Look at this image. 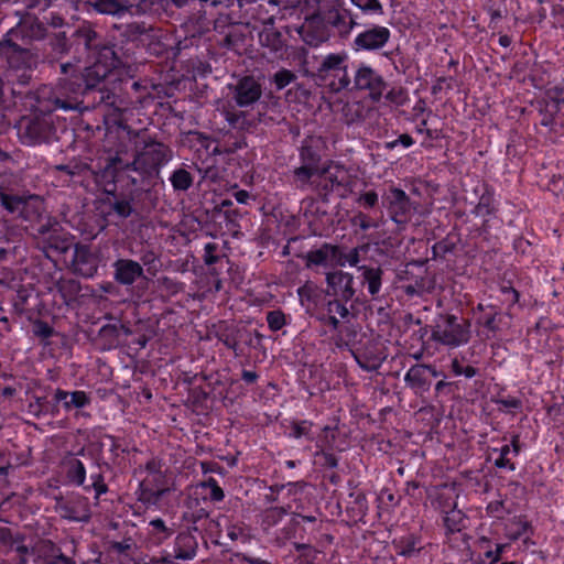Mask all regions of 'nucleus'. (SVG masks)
Segmentation results:
<instances>
[{
    "label": "nucleus",
    "instance_id": "f257e3e1",
    "mask_svg": "<svg viewBox=\"0 0 564 564\" xmlns=\"http://www.w3.org/2000/svg\"><path fill=\"white\" fill-rule=\"evenodd\" d=\"M120 64L112 47L102 46L96 56L93 65L80 72L78 65L64 63L61 65L63 77L58 79L56 86L52 89L51 100L54 109L78 110L89 109V102L86 99L94 96V102L106 107H112L115 111L121 112L124 108L117 105V97L107 90H95L98 85L105 80L108 75Z\"/></svg>",
    "mask_w": 564,
    "mask_h": 564
},
{
    "label": "nucleus",
    "instance_id": "f03ea898",
    "mask_svg": "<svg viewBox=\"0 0 564 564\" xmlns=\"http://www.w3.org/2000/svg\"><path fill=\"white\" fill-rule=\"evenodd\" d=\"M354 180L349 170L333 160H326L324 167L314 176V181L308 188L314 191L323 200H327L330 195L339 198H346L352 192Z\"/></svg>",
    "mask_w": 564,
    "mask_h": 564
},
{
    "label": "nucleus",
    "instance_id": "7ed1b4c3",
    "mask_svg": "<svg viewBox=\"0 0 564 564\" xmlns=\"http://www.w3.org/2000/svg\"><path fill=\"white\" fill-rule=\"evenodd\" d=\"M326 143L321 137H307L299 150L300 165L292 171L293 182L299 189H307L324 167Z\"/></svg>",
    "mask_w": 564,
    "mask_h": 564
},
{
    "label": "nucleus",
    "instance_id": "20e7f679",
    "mask_svg": "<svg viewBox=\"0 0 564 564\" xmlns=\"http://www.w3.org/2000/svg\"><path fill=\"white\" fill-rule=\"evenodd\" d=\"M162 467L161 459L151 458L138 469L139 473H145L137 490L138 500L148 508L158 507L163 496L170 491L169 479Z\"/></svg>",
    "mask_w": 564,
    "mask_h": 564
},
{
    "label": "nucleus",
    "instance_id": "39448f33",
    "mask_svg": "<svg viewBox=\"0 0 564 564\" xmlns=\"http://www.w3.org/2000/svg\"><path fill=\"white\" fill-rule=\"evenodd\" d=\"M172 158L173 151L167 144L150 140L135 153L133 161L126 167L139 173L142 178H156L160 176L161 169Z\"/></svg>",
    "mask_w": 564,
    "mask_h": 564
},
{
    "label": "nucleus",
    "instance_id": "423d86ee",
    "mask_svg": "<svg viewBox=\"0 0 564 564\" xmlns=\"http://www.w3.org/2000/svg\"><path fill=\"white\" fill-rule=\"evenodd\" d=\"M348 59L346 52L329 53L324 56L315 74L321 86L333 93L350 89L351 79L348 73Z\"/></svg>",
    "mask_w": 564,
    "mask_h": 564
},
{
    "label": "nucleus",
    "instance_id": "0eeeda50",
    "mask_svg": "<svg viewBox=\"0 0 564 564\" xmlns=\"http://www.w3.org/2000/svg\"><path fill=\"white\" fill-rule=\"evenodd\" d=\"M469 319L453 314H440L432 328V339L443 346L457 348L466 345L471 337Z\"/></svg>",
    "mask_w": 564,
    "mask_h": 564
},
{
    "label": "nucleus",
    "instance_id": "6e6552de",
    "mask_svg": "<svg viewBox=\"0 0 564 564\" xmlns=\"http://www.w3.org/2000/svg\"><path fill=\"white\" fill-rule=\"evenodd\" d=\"M18 133L22 143L35 145L50 142L55 135V127L51 113L23 117L18 123Z\"/></svg>",
    "mask_w": 564,
    "mask_h": 564
},
{
    "label": "nucleus",
    "instance_id": "1a4fd4ad",
    "mask_svg": "<svg viewBox=\"0 0 564 564\" xmlns=\"http://www.w3.org/2000/svg\"><path fill=\"white\" fill-rule=\"evenodd\" d=\"M54 170L65 173L70 180L75 177H80L82 180L93 177L96 186L102 189L105 195L117 189L115 182L116 171L111 164H107V166L99 171L93 170L85 163L59 164L55 165Z\"/></svg>",
    "mask_w": 564,
    "mask_h": 564
},
{
    "label": "nucleus",
    "instance_id": "9d476101",
    "mask_svg": "<svg viewBox=\"0 0 564 564\" xmlns=\"http://www.w3.org/2000/svg\"><path fill=\"white\" fill-rule=\"evenodd\" d=\"M0 53L6 56L10 69L26 72L36 67L37 55L29 48L21 47L11 37L4 36L0 42ZM30 77V75L23 73L20 82L26 84Z\"/></svg>",
    "mask_w": 564,
    "mask_h": 564
},
{
    "label": "nucleus",
    "instance_id": "9b49d317",
    "mask_svg": "<svg viewBox=\"0 0 564 564\" xmlns=\"http://www.w3.org/2000/svg\"><path fill=\"white\" fill-rule=\"evenodd\" d=\"M351 83L352 87L350 89L366 91L372 102H379L381 100L388 86L383 76L366 64H360L357 67Z\"/></svg>",
    "mask_w": 564,
    "mask_h": 564
},
{
    "label": "nucleus",
    "instance_id": "f8f14e48",
    "mask_svg": "<svg viewBox=\"0 0 564 564\" xmlns=\"http://www.w3.org/2000/svg\"><path fill=\"white\" fill-rule=\"evenodd\" d=\"M533 107L539 112L541 119L540 126L554 130L555 119L564 105V88L554 86L545 90L541 98H538Z\"/></svg>",
    "mask_w": 564,
    "mask_h": 564
},
{
    "label": "nucleus",
    "instance_id": "ddd939ff",
    "mask_svg": "<svg viewBox=\"0 0 564 564\" xmlns=\"http://www.w3.org/2000/svg\"><path fill=\"white\" fill-rule=\"evenodd\" d=\"M55 509L61 518L72 522L87 523L91 519L89 500L82 495L56 499Z\"/></svg>",
    "mask_w": 564,
    "mask_h": 564
},
{
    "label": "nucleus",
    "instance_id": "4468645a",
    "mask_svg": "<svg viewBox=\"0 0 564 564\" xmlns=\"http://www.w3.org/2000/svg\"><path fill=\"white\" fill-rule=\"evenodd\" d=\"M442 376L434 366L426 364H415L406 371L404 382L415 395H424L430 391L432 380Z\"/></svg>",
    "mask_w": 564,
    "mask_h": 564
},
{
    "label": "nucleus",
    "instance_id": "2eb2a0df",
    "mask_svg": "<svg viewBox=\"0 0 564 564\" xmlns=\"http://www.w3.org/2000/svg\"><path fill=\"white\" fill-rule=\"evenodd\" d=\"M384 202L392 221L398 225H404L410 220L412 203L409 195L402 188L391 186L384 196Z\"/></svg>",
    "mask_w": 564,
    "mask_h": 564
},
{
    "label": "nucleus",
    "instance_id": "dca6fc26",
    "mask_svg": "<svg viewBox=\"0 0 564 564\" xmlns=\"http://www.w3.org/2000/svg\"><path fill=\"white\" fill-rule=\"evenodd\" d=\"M391 39V31L387 26L372 24L360 32L354 40L357 51H379L386 46Z\"/></svg>",
    "mask_w": 564,
    "mask_h": 564
},
{
    "label": "nucleus",
    "instance_id": "f3484780",
    "mask_svg": "<svg viewBox=\"0 0 564 564\" xmlns=\"http://www.w3.org/2000/svg\"><path fill=\"white\" fill-rule=\"evenodd\" d=\"M98 257L91 251L90 247L83 243H76L73 250L70 268L74 273L83 278H93L98 270Z\"/></svg>",
    "mask_w": 564,
    "mask_h": 564
},
{
    "label": "nucleus",
    "instance_id": "a211bd4d",
    "mask_svg": "<svg viewBox=\"0 0 564 564\" xmlns=\"http://www.w3.org/2000/svg\"><path fill=\"white\" fill-rule=\"evenodd\" d=\"M326 294L334 299L350 301L355 295L354 276L344 271H333L326 274Z\"/></svg>",
    "mask_w": 564,
    "mask_h": 564
},
{
    "label": "nucleus",
    "instance_id": "6ab92c4d",
    "mask_svg": "<svg viewBox=\"0 0 564 564\" xmlns=\"http://www.w3.org/2000/svg\"><path fill=\"white\" fill-rule=\"evenodd\" d=\"M352 356L360 368L366 371L378 370L386 360L387 355L381 344L368 341L361 348L352 351Z\"/></svg>",
    "mask_w": 564,
    "mask_h": 564
},
{
    "label": "nucleus",
    "instance_id": "aec40b11",
    "mask_svg": "<svg viewBox=\"0 0 564 564\" xmlns=\"http://www.w3.org/2000/svg\"><path fill=\"white\" fill-rule=\"evenodd\" d=\"M234 99L239 107H248L257 102L262 96L261 84L253 76L241 77L234 89Z\"/></svg>",
    "mask_w": 564,
    "mask_h": 564
},
{
    "label": "nucleus",
    "instance_id": "412c9836",
    "mask_svg": "<svg viewBox=\"0 0 564 564\" xmlns=\"http://www.w3.org/2000/svg\"><path fill=\"white\" fill-rule=\"evenodd\" d=\"M46 31V26L36 17L26 15L15 28L10 29L4 36L12 40L39 41L45 37Z\"/></svg>",
    "mask_w": 564,
    "mask_h": 564
},
{
    "label": "nucleus",
    "instance_id": "4be33fe9",
    "mask_svg": "<svg viewBox=\"0 0 564 564\" xmlns=\"http://www.w3.org/2000/svg\"><path fill=\"white\" fill-rule=\"evenodd\" d=\"M17 162L13 158L0 150V192H15L22 186L23 178L20 173L13 171Z\"/></svg>",
    "mask_w": 564,
    "mask_h": 564
},
{
    "label": "nucleus",
    "instance_id": "5701e85b",
    "mask_svg": "<svg viewBox=\"0 0 564 564\" xmlns=\"http://www.w3.org/2000/svg\"><path fill=\"white\" fill-rule=\"evenodd\" d=\"M101 204L108 209L105 212L108 216L115 215L119 219L129 218L134 212L133 198L129 195L110 192L101 198Z\"/></svg>",
    "mask_w": 564,
    "mask_h": 564
},
{
    "label": "nucleus",
    "instance_id": "b1692460",
    "mask_svg": "<svg viewBox=\"0 0 564 564\" xmlns=\"http://www.w3.org/2000/svg\"><path fill=\"white\" fill-rule=\"evenodd\" d=\"M113 278L121 285H132L143 276L142 265L131 259H118L113 263Z\"/></svg>",
    "mask_w": 564,
    "mask_h": 564
},
{
    "label": "nucleus",
    "instance_id": "393cba45",
    "mask_svg": "<svg viewBox=\"0 0 564 564\" xmlns=\"http://www.w3.org/2000/svg\"><path fill=\"white\" fill-rule=\"evenodd\" d=\"M198 550L196 535L189 531H181L174 539L173 557L181 561L193 560Z\"/></svg>",
    "mask_w": 564,
    "mask_h": 564
},
{
    "label": "nucleus",
    "instance_id": "a878e982",
    "mask_svg": "<svg viewBox=\"0 0 564 564\" xmlns=\"http://www.w3.org/2000/svg\"><path fill=\"white\" fill-rule=\"evenodd\" d=\"M347 302L340 299H333L326 302L319 321L329 326L333 330L339 328L340 319H346L349 316V311L346 306Z\"/></svg>",
    "mask_w": 564,
    "mask_h": 564
},
{
    "label": "nucleus",
    "instance_id": "bb28decb",
    "mask_svg": "<svg viewBox=\"0 0 564 564\" xmlns=\"http://www.w3.org/2000/svg\"><path fill=\"white\" fill-rule=\"evenodd\" d=\"M339 254V246L324 242L318 249L310 250L304 257L305 267L335 264V257Z\"/></svg>",
    "mask_w": 564,
    "mask_h": 564
},
{
    "label": "nucleus",
    "instance_id": "cd10ccee",
    "mask_svg": "<svg viewBox=\"0 0 564 564\" xmlns=\"http://www.w3.org/2000/svg\"><path fill=\"white\" fill-rule=\"evenodd\" d=\"M215 338L223 343L228 349H231L236 357L242 354L239 341L242 337V330L227 322H220L214 333Z\"/></svg>",
    "mask_w": 564,
    "mask_h": 564
},
{
    "label": "nucleus",
    "instance_id": "c85d7f7f",
    "mask_svg": "<svg viewBox=\"0 0 564 564\" xmlns=\"http://www.w3.org/2000/svg\"><path fill=\"white\" fill-rule=\"evenodd\" d=\"M325 20L341 36H347L357 25L354 14L348 9L328 10L325 15Z\"/></svg>",
    "mask_w": 564,
    "mask_h": 564
},
{
    "label": "nucleus",
    "instance_id": "c756f323",
    "mask_svg": "<svg viewBox=\"0 0 564 564\" xmlns=\"http://www.w3.org/2000/svg\"><path fill=\"white\" fill-rule=\"evenodd\" d=\"M53 400L56 403L62 402L65 411H70L72 409H82L90 404L89 395L83 390L68 392L58 388L55 390Z\"/></svg>",
    "mask_w": 564,
    "mask_h": 564
},
{
    "label": "nucleus",
    "instance_id": "7c9ffc66",
    "mask_svg": "<svg viewBox=\"0 0 564 564\" xmlns=\"http://www.w3.org/2000/svg\"><path fill=\"white\" fill-rule=\"evenodd\" d=\"M358 270L361 271L362 284L367 288L371 299L377 300L382 286V269L379 267L360 265Z\"/></svg>",
    "mask_w": 564,
    "mask_h": 564
},
{
    "label": "nucleus",
    "instance_id": "2f4dec72",
    "mask_svg": "<svg viewBox=\"0 0 564 564\" xmlns=\"http://www.w3.org/2000/svg\"><path fill=\"white\" fill-rule=\"evenodd\" d=\"M88 3L101 14L121 17L133 7V0H88Z\"/></svg>",
    "mask_w": 564,
    "mask_h": 564
},
{
    "label": "nucleus",
    "instance_id": "473e14b6",
    "mask_svg": "<svg viewBox=\"0 0 564 564\" xmlns=\"http://www.w3.org/2000/svg\"><path fill=\"white\" fill-rule=\"evenodd\" d=\"M58 549L52 540H39L31 547V555H33L35 563L50 564Z\"/></svg>",
    "mask_w": 564,
    "mask_h": 564
},
{
    "label": "nucleus",
    "instance_id": "72a5a7b5",
    "mask_svg": "<svg viewBox=\"0 0 564 564\" xmlns=\"http://www.w3.org/2000/svg\"><path fill=\"white\" fill-rule=\"evenodd\" d=\"M444 508H451L449 510L443 509V512L445 513L443 522L446 533L460 532L465 528V514L460 510L456 509L453 503H446Z\"/></svg>",
    "mask_w": 564,
    "mask_h": 564
},
{
    "label": "nucleus",
    "instance_id": "f704fd0d",
    "mask_svg": "<svg viewBox=\"0 0 564 564\" xmlns=\"http://www.w3.org/2000/svg\"><path fill=\"white\" fill-rule=\"evenodd\" d=\"M174 530L169 528L161 518L153 519L149 522L148 539L153 545H161L172 536Z\"/></svg>",
    "mask_w": 564,
    "mask_h": 564
},
{
    "label": "nucleus",
    "instance_id": "c9c22d12",
    "mask_svg": "<svg viewBox=\"0 0 564 564\" xmlns=\"http://www.w3.org/2000/svg\"><path fill=\"white\" fill-rule=\"evenodd\" d=\"M291 506L286 507H270L261 512V528L268 532L273 527L278 525L282 519L289 513Z\"/></svg>",
    "mask_w": 564,
    "mask_h": 564
},
{
    "label": "nucleus",
    "instance_id": "e433bc0d",
    "mask_svg": "<svg viewBox=\"0 0 564 564\" xmlns=\"http://www.w3.org/2000/svg\"><path fill=\"white\" fill-rule=\"evenodd\" d=\"M44 210V202L39 195H26L20 216L29 221L39 218Z\"/></svg>",
    "mask_w": 564,
    "mask_h": 564
},
{
    "label": "nucleus",
    "instance_id": "4c0bfd02",
    "mask_svg": "<svg viewBox=\"0 0 564 564\" xmlns=\"http://www.w3.org/2000/svg\"><path fill=\"white\" fill-rule=\"evenodd\" d=\"M496 210L494 191L490 187L485 186L473 214L477 217H488L494 215Z\"/></svg>",
    "mask_w": 564,
    "mask_h": 564
},
{
    "label": "nucleus",
    "instance_id": "58836bf2",
    "mask_svg": "<svg viewBox=\"0 0 564 564\" xmlns=\"http://www.w3.org/2000/svg\"><path fill=\"white\" fill-rule=\"evenodd\" d=\"M56 291L61 295L63 303L70 305L77 300L80 292L79 283L74 279H61L56 282Z\"/></svg>",
    "mask_w": 564,
    "mask_h": 564
},
{
    "label": "nucleus",
    "instance_id": "ea45409f",
    "mask_svg": "<svg viewBox=\"0 0 564 564\" xmlns=\"http://www.w3.org/2000/svg\"><path fill=\"white\" fill-rule=\"evenodd\" d=\"M259 43L270 52L278 53L283 50L284 43L282 35L274 29H265L259 33Z\"/></svg>",
    "mask_w": 564,
    "mask_h": 564
},
{
    "label": "nucleus",
    "instance_id": "a19ab883",
    "mask_svg": "<svg viewBox=\"0 0 564 564\" xmlns=\"http://www.w3.org/2000/svg\"><path fill=\"white\" fill-rule=\"evenodd\" d=\"M193 175L185 169L180 167L173 171L170 182L174 191L186 192L193 185Z\"/></svg>",
    "mask_w": 564,
    "mask_h": 564
},
{
    "label": "nucleus",
    "instance_id": "79ce46f5",
    "mask_svg": "<svg viewBox=\"0 0 564 564\" xmlns=\"http://www.w3.org/2000/svg\"><path fill=\"white\" fill-rule=\"evenodd\" d=\"M226 532L231 541L247 542L250 538V528L243 521H227Z\"/></svg>",
    "mask_w": 564,
    "mask_h": 564
},
{
    "label": "nucleus",
    "instance_id": "37998d69",
    "mask_svg": "<svg viewBox=\"0 0 564 564\" xmlns=\"http://www.w3.org/2000/svg\"><path fill=\"white\" fill-rule=\"evenodd\" d=\"M66 477L70 484L84 486L86 479V469L82 460L73 458L68 462Z\"/></svg>",
    "mask_w": 564,
    "mask_h": 564
},
{
    "label": "nucleus",
    "instance_id": "c03bdc74",
    "mask_svg": "<svg viewBox=\"0 0 564 564\" xmlns=\"http://www.w3.org/2000/svg\"><path fill=\"white\" fill-rule=\"evenodd\" d=\"M314 423L310 420H295L290 424V437L299 440L305 437L307 441H314L312 429Z\"/></svg>",
    "mask_w": 564,
    "mask_h": 564
},
{
    "label": "nucleus",
    "instance_id": "a18cd8bd",
    "mask_svg": "<svg viewBox=\"0 0 564 564\" xmlns=\"http://www.w3.org/2000/svg\"><path fill=\"white\" fill-rule=\"evenodd\" d=\"M26 195H18L13 192L6 193L0 192V203L1 206L10 214L19 213L21 212V208L23 207V202Z\"/></svg>",
    "mask_w": 564,
    "mask_h": 564
},
{
    "label": "nucleus",
    "instance_id": "49530a36",
    "mask_svg": "<svg viewBox=\"0 0 564 564\" xmlns=\"http://www.w3.org/2000/svg\"><path fill=\"white\" fill-rule=\"evenodd\" d=\"M350 224L354 228H358L362 232H366L370 229H376L380 226L379 220L361 210H358L354 214V216L350 218Z\"/></svg>",
    "mask_w": 564,
    "mask_h": 564
},
{
    "label": "nucleus",
    "instance_id": "de8ad7c7",
    "mask_svg": "<svg viewBox=\"0 0 564 564\" xmlns=\"http://www.w3.org/2000/svg\"><path fill=\"white\" fill-rule=\"evenodd\" d=\"M294 549L299 553L296 564H315L319 551L311 544L294 543Z\"/></svg>",
    "mask_w": 564,
    "mask_h": 564
},
{
    "label": "nucleus",
    "instance_id": "09e8293b",
    "mask_svg": "<svg viewBox=\"0 0 564 564\" xmlns=\"http://www.w3.org/2000/svg\"><path fill=\"white\" fill-rule=\"evenodd\" d=\"M265 321L269 329L272 332L281 330L288 324L286 315L280 308L269 311L265 315Z\"/></svg>",
    "mask_w": 564,
    "mask_h": 564
},
{
    "label": "nucleus",
    "instance_id": "8fccbe9b",
    "mask_svg": "<svg viewBox=\"0 0 564 564\" xmlns=\"http://www.w3.org/2000/svg\"><path fill=\"white\" fill-rule=\"evenodd\" d=\"M350 2L360 9L365 14H383V7L379 0H350Z\"/></svg>",
    "mask_w": 564,
    "mask_h": 564
},
{
    "label": "nucleus",
    "instance_id": "3c124183",
    "mask_svg": "<svg viewBox=\"0 0 564 564\" xmlns=\"http://www.w3.org/2000/svg\"><path fill=\"white\" fill-rule=\"evenodd\" d=\"M359 261V248H352L348 253H345L339 246V254L335 257V265L345 267L348 263L350 267H356Z\"/></svg>",
    "mask_w": 564,
    "mask_h": 564
},
{
    "label": "nucleus",
    "instance_id": "603ef678",
    "mask_svg": "<svg viewBox=\"0 0 564 564\" xmlns=\"http://www.w3.org/2000/svg\"><path fill=\"white\" fill-rule=\"evenodd\" d=\"M393 546L399 555L411 556L416 549V543L413 536H405L399 540H393Z\"/></svg>",
    "mask_w": 564,
    "mask_h": 564
},
{
    "label": "nucleus",
    "instance_id": "864d4df0",
    "mask_svg": "<svg viewBox=\"0 0 564 564\" xmlns=\"http://www.w3.org/2000/svg\"><path fill=\"white\" fill-rule=\"evenodd\" d=\"M199 487L204 489H209V499L213 502L223 501L225 498V492L223 488L218 485L217 480L213 477H208L206 480L199 484Z\"/></svg>",
    "mask_w": 564,
    "mask_h": 564
},
{
    "label": "nucleus",
    "instance_id": "5fc2aeb1",
    "mask_svg": "<svg viewBox=\"0 0 564 564\" xmlns=\"http://www.w3.org/2000/svg\"><path fill=\"white\" fill-rule=\"evenodd\" d=\"M295 80L296 75L292 70L282 68L273 75L272 83L278 90H282Z\"/></svg>",
    "mask_w": 564,
    "mask_h": 564
},
{
    "label": "nucleus",
    "instance_id": "6e6d98bb",
    "mask_svg": "<svg viewBox=\"0 0 564 564\" xmlns=\"http://www.w3.org/2000/svg\"><path fill=\"white\" fill-rule=\"evenodd\" d=\"M487 513L496 519H503L511 512L510 508L506 505L502 499L492 500L487 505Z\"/></svg>",
    "mask_w": 564,
    "mask_h": 564
},
{
    "label": "nucleus",
    "instance_id": "4d7b16f0",
    "mask_svg": "<svg viewBox=\"0 0 564 564\" xmlns=\"http://www.w3.org/2000/svg\"><path fill=\"white\" fill-rule=\"evenodd\" d=\"M33 335L42 340L48 339L55 333L54 328L45 321L40 318L32 323Z\"/></svg>",
    "mask_w": 564,
    "mask_h": 564
},
{
    "label": "nucleus",
    "instance_id": "13d9d810",
    "mask_svg": "<svg viewBox=\"0 0 564 564\" xmlns=\"http://www.w3.org/2000/svg\"><path fill=\"white\" fill-rule=\"evenodd\" d=\"M225 120L235 129H243L246 122V113L235 109H224Z\"/></svg>",
    "mask_w": 564,
    "mask_h": 564
},
{
    "label": "nucleus",
    "instance_id": "bf43d9fd",
    "mask_svg": "<svg viewBox=\"0 0 564 564\" xmlns=\"http://www.w3.org/2000/svg\"><path fill=\"white\" fill-rule=\"evenodd\" d=\"M246 147H247V142H246L245 138L238 137V138H235V141L231 144H229L228 141H225L220 145H217L213 150V153L214 154H223V153L229 154V153L236 152L237 150L243 149Z\"/></svg>",
    "mask_w": 564,
    "mask_h": 564
},
{
    "label": "nucleus",
    "instance_id": "052dcab7",
    "mask_svg": "<svg viewBox=\"0 0 564 564\" xmlns=\"http://www.w3.org/2000/svg\"><path fill=\"white\" fill-rule=\"evenodd\" d=\"M91 485L84 486L86 491L94 489L96 492L95 498L98 500L99 497L108 491V486L105 482L104 476L101 473H96L90 475Z\"/></svg>",
    "mask_w": 564,
    "mask_h": 564
},
{
    "label": "nucleus",
    "instance_id": "680f3d73",
    "mask_svg": "<svg viewBox=\"0 0 564 564\" xmlns=\"http://www.w3.org/2000/svg\"><path fill=\"white\" fill-rule=\"evenodd\" d=\"M305 482L304 481H296V482H289L286 485H273L269 488L270 492L264 496V500L268 503H273L279 500V494L282 489L285 487H289L290 489L293 487H297L300 489L304 488Z\"/></svg>",
    "mask_w": 564,
    "mask_h": 564
},
{
    "label": "nucleus",
    "instance_id": "e2e57ef3",
    "mask_svg": "<svg viewBox=\"0 0 564 564\" xmlns=\"http://www.w3.org/2000/svg\"><path fill=\"white\" fill-rule=\"evenodd\" d=\"M337 434V427L326 425L322 429V435L317 447L332 449Z\"/></svg>",
    "mask_w": 564,
    "mask_h": 564
},
{
    "label": "nucleus",
    "instance_id": "0e129e2a",
    "mask_svg": "<svg viewBox=\"0 0 564 564\" xmlns=\"http://www.w3.org/2000/svg\"><path fill=\"white\" fill-rule=\"evenodd\" d=\"M454 248L455 245L448 239L440 240L432 246V256L434 259H444L447 253L454 251Z\"/></svg>",
    "mask_w": 564,
    "mask_h": 564
},
{
    "label": "nucleus",
    "instance_id": "69168bd1",
    "mask_svg": "<svg viewBox=\"0 0 564 564\" xmlns=\"http://www.w3.org/2000/svg\"><path fill=\"white\" fill-rule=\"evenodd\" d=\"M513 523L517 525V530L510 533V540L516 541L528 533H532V525L524 517L516 518Z\"/></svg>",
    "mask_w": 564,
    "mask_h": 564
},
{
    "label": "nucleus",
    "instance_id": "338daca9",
    "mask_svg": "<svg viewBox=\"0 0 564 564\" xmlns=\"http://www.w3.org/2000/svg\"><path fill=\"white\" fill-rule=\"evenodd\" d=\"M219 246L216 242H207L204 247L203 261L206 265H213L220 260Z\"/></svg>",
    "mask_w": 564,
    "mask_h": 564
},
{
    "label": "nucleus",
    "instance_id": "774afa93",
    "mask_svg": "<svg viewBox=\"0 0 564 564\" xmlns=\"http://www.w3.org/2000/svg\"><path fill=\"white\" fill-rule=\"evenodd\" d=\"M379 200V196L377 192L375 191H367L365 193H361L358 198L356 199V203L366 209L373 208Z\"/></svg>",
    "mask_w": 564,
    "mask_h": 564
}]
</instances>
